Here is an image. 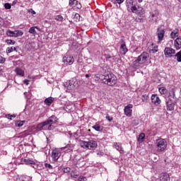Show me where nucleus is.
I'll return each mask as SVG.
<instances>
[{
  "label": "nucleus",
  "mask_w": 181,
  "mask_h": 181,
  "mask_svg": "<svg viewBox=\"0 0 181 181\" xmlns=\"http://www.w3.org/2000/svg\"><path fill=\"white\" fill-rule=\"evenodd\" d=\"M99 78L103 80L104 83L107 86H115L117 84V77L114 74H100L96 76L95 80H99Z\"/></svg>",
  "instance_id": "f257e3e1"
},
{
  "label": "nucleus",
  "mask_w": 181,
  "mask_h": 181,
  "mask_svg": "<svg viewBox=\"0 0 181 181\" xmlns=\"http://www.w3.org/2000/svg\"><path fill=\"white\" fill-rule=\"evenodd\" d=\"M175 105H176V99L175 98V92H173V95H168V99L166 102L168 111H173Z\"/></svg>",
  "instance_id": "f03ea898"
},
{
  "label": "nucleus",
  "mask_w": 181,
  "mask_h": 181,
  "mask_svg": "<svg viewBox=\"0 0 181 181\" xmlns=\"http://www.w3.org/2000/svg\"><path fill=\"white\" fill-rule=\"evenodd\" d=\"M156 146L157 152H164L165 149L168 148V143L163 139H158L156 141Z\"/></svg>",
  "instance_id": "7ed1b4c3"
},
{
  "label": "nucleus",
  "mask_w": 181,
  "mask_h": 181,
  "mask_svg": "<svg viewBox=\"0 0 181 181\" xmlns=\"http://www.w3.org/2000/svg\"><path fill=\"white\" fill-rule=\"evenodd\" d=\"M81 148H87V149H95L97 148V141L90 140L89 141H81L80 142Z\"/></svg>",
  "instance_id": "20e7f679"
},
{
  "label": "nucleus",
  "mask_w": 181,
  "mask_h": 181,
  "mask_svg": "<svg viewBox=\"0 0 181 181\" xmlns=\"http://www.w3.org/2000/svg\"><path fill=\"white\" fill-rule=\"evenodd\" d=\"M64 86L65 88H66V91L69 92L76 88V86H77V82L74 81V79H71L67 81Z\"/></svg>",
  "instance_id": "39448f33"
},
{
  "label": "nucleus",
  "mask_w": 181,
  "mask_h": 181,
  "mask_svg": "<svg viewBox=\"0 0 181 181\" xmlns=\"http://www.w3.org/2000/svg\"><path fill=\"white\" fill-rule=\"evenodd\" d=\"M60 156H62V151L60 150H59V149L52 150V160H54V162H57V160H59V158H60Z\"/></svg>",
  "instance_id": "423d86ee"
},
{
  "label": "nucleus",
  "mask_w": 181,
  "mask_h": 181,
  "mask_svg": "<svg viewBox=\"0 0 181 181\" xmlns=\"http://www.w3.org/2000/svg\"><path fill=\"white\" fill-rule=\"evenodd\" d=\"M137 59H139L140 63L144 64V63H145L148 60V59H149V54L146 52H144L141 54L140 56L138 57Z\"/></svg>",
  "instance_id": "0eeeda50"
},
{
  "label": "nucleus",
  "mask_w": 181,
  "mask_h": 181,
  "mask_svg": "<svg viewBox=\"0 0 181 181\" xmlns=\"http://www.w3.org/2000/svg\"><path fill=\"white\" fill-rule=\"evenodd\" d=\"M47 121V124H48V129H53V126L52 125V124H56L57 122V117L56 116H52L50 117Z\"/></svg>",
  "instance_id": "6e6552de"
},
{
  "label": "nucleus",
  "mask_w": 181,
  "mask_h": 181,
  "mask_svg": "<svg viewBox=\"0 0 181 181\" xmlns=\"http://www.w3.org/2000/svg\"><path fill=\"white\" fill-rule=\"evenodd\" d=\"M151 102L154 105L159 106L160 105V103L162 101L160 100V98L158 96V95H151Z\"/></svg>",
  "instance_id": "1a4fd4ad"
},
{
  "label": "nucleus",
  "mask_w": 181,
  "mask_h": 181,
  "mask_svg": "<svg viewBox=\"0 0 181 181\" xmlns=\"http://www.w3.org/2000/svg\"><path fill=\"white\" fill-rule=\"evenodd\" d=\"M159 16V11H154L152 12L150 22H152V23H155V22H158V19Z\"/></svg>",
  "instance_id": "9d476101"
},
{
  "label": "nucleus",
  "mask_w": 181,
  "mask_h": 181,
  "mask_svg": "<svg viewBox=\"0 0 181 181\" xmlns=\"http://www.w3.org/2000/svg\"><path fill=\"white\" fill-rule=\"evenodd\" d=\"M124 114L127 117H132V105L129 104L124 107Z\"/></svg>",
  "instance_id": "9b49d317"
},
{
  "label": "nucleus",
  "mask_w": 181,
  "mask_h": 181,
  "mask_svg": "<svg viewBox=\"0 0 181 181\" xmlns=\"http://www.w3.org/2000/svg\"><path fill=\"white\" fill-rule=\"evenodd\" d=\"M63 62L66 64H69V66H71L74 63V58L73 57L70 56H65L63 57Z\"/></svg>",
  "instance_id": "f8f14e48"
},
{
  "label": "nucleus",
  "mask_w": 181,
  "mask_h": 181,
  "mask_svg": "<svg viewBox=\"0 0 181 181\" xmlns=\"http://www.w3.org/2000/svg\"><path fill=\"white\" fill-rule=\"evenodd\" d=\"M164 53L167 57H172L175 54V49L173 48L166 47L165 48Z\"/></svg>",
  "instance_id": "ddd939ff"
},
{
  "label": "nucleus",
  "mask_w": 181,
  "mask_h": 181,
  "mask_svg": "<svg viewBox=\"0 0 181 181\" xmlns=\"http://www.w3.org/2000/svg\"><path fill=\"white\" fill-rule=\"evenodd\" d=\"M159 181H170V177L169 174L166 173H163L160 175V180Z\"/></svg>",
  "instance_id": "4468645a"
},
{
  "label": "nucleus",
  "mask_w": 181,
  "mask_h": 181,
  "mask_svg": "<svg viewBox=\"0 0 181 181\" xmlns=\"http://www.w3.org/2000/svg\"><path fill=\"white\" fill-rule=\"evenodd\" d=\"M142 63H141V62L137 59L135 61L133 62L132 64V67H133V69H139L141 67H142Z\"/></svg>",
  "instance_id": "2eb2a0df"
},
{
  "label": "nucleus",
  "mask_w": 181,
  "mask_h": 181,
  "mask_svg": "<svg viewBox=\"0 0 181 181\" xmlns=\"http://www.w3.org/2000/svg\"><path fill=\"white\" fill-rule=\"evenodd\" d=\"M163 36H165V30L158 28V38L159 42H161L162 39H163Z\"/></svg>",
  "instance_id": "dca6fc26"
},
{
  "label": "nucleus",
  "mask_w": 181,
  "mask_h": 181,
  "mask_svg": "<svg viewBox=\"0 0 181 181\" xmlns=\"http://www.w3.org/2000/svg\"><path fill=\"white\" fill-rule=\"evenodd\" d=\"M175 47L177 49V50H179L181 49V38L177 37L174 42Z\"/></svg>",
  "instance_id": "f3484780"
},
{
  "label": "nucleus",
  "mask_w": 181,
  "mask_h": 181,
  "mask_svg": "<svg viewBox=\"0 0 181 181\" xmlns=\"http://www.w3.org/2000/svg\"><path fill=\"white\" fill-rule=\"evenodd\" d=\"M127 52H128V49H127V45H125V43L122 44L120 46V53H122V54H125Z\"/></svg>",
  "instance_id": "a211bd4d"
},
{
  "label": "nucleus",
  "mask_w": 181,
  "mask_h": 181,
  "mask_svg": "<svg viewBox=\"0 0 181 181\" xmlns=\"http://www.w3.org/2000/svg\"><path fill=\"white\" fill-rule=\"evenodd\" d=\"M53 101H54V98L49 97L47 98L45 100L44 103L46 105H51L52 103H53Z\"/></svg>",
  "instance_id": "6ab92c4d"
},
{
  "label": "nucleus",
  "mask_w": 181,
  "mask_h": 181,
  "mask_svg": "<svg viewBox=\"0 0 181 181\" xmlns=\"http://www.w3.org/2000/svg\"><path fill=\"white\" fill-rule=\"evenodd\" d=\"M170 36L172 39H175V37H177L179 36V30L175 29L173 31L171 32Z\"/></svg>",
  "instance_id": "aec40b11"
},
{
  "label": "nucleus",
  "mask_w": 181,
  "mask_h": 181,
  "mask_svg": "<svg viewBox=\"0 0 181 181\" xmlns=\"http://www.w3.org/2000/svg\"><path fill=\"white\" fill-rule=\"evenodd\" d=\"M16 73L18 76H21V77L25 76V71H23V70H22L21 68H16Z\"/></svg>",
  "instance_id": "412c9836"
},
{
  "label": "nucleus",
  "mask_w": 181,
  "mask_h": 181,
  "mask_svg": "<svg viewBox=\"0 0 181 181\" xmlns=\"http://www.w3.org/2000/svg\"><path fill=\"white\" fill-rule=\"evenodd\" d=\"M115 148L117 149V151H119L120 153H124V150H122V148L119 143L115 144Z\"/></svg>",
  "instance_id": "4be33fe9"
},
{
  "label": "nucleus",
  "mask_w": 181,
  "mask_h": 181,
  "mask_svg": "<svg viewBox=\"0 0 181 181\" xmlns=\"http://www.w3.org/2000/svg\"><path fill=\"white\" fill-rule=\"evenodd\" d=\"M25 122H26V121L25 120H18L17 122H16V127H18L19 128H21V127H23V124H25Z\"/></svg>",
  "instance_id": "5701e85b"
},
{
  "label": "nucleus",
  "mask_w": 181,
  "mask_h": 181,
  "mask_svg": "<svg viewBox=\"0 0 181 181\" xmlns=\"http://www.w3.org/2000/svg\"><path fill=\"white\" fill-rule=\"evenodd\" d=\"M23 35V32L22 30H15L14 31V37H19V36H22Z\"/></svg>",
  "instance_id": "b1692460"
},
{
  "label": "nucleus",
  "mask_w": 181,
  "mask_h": 181,
  "mask_svg": "<svg viewBox=\"0 0 181 181\" xmlns=\"http://www.w3.org/2000/svg\"><path fill=\"white\" fill-rule=\"evenodd\" d=\"M93 129L95 131H98L99 132H101L103 131V126H100V124H95L93 126Z\"/></svg>",
  "instance_id": "393cba45"
},
{
  "label": "nucleus",
  "mask_w": 181,
  "mask_h": 181,
  "mask_svg": "<svg viewBox=\"0 0 181 181\" xmlns=\"http://www.w3.org/2000/svg\"><path fill=\"white\" fill-rule=\"evenodd\" d=\"M12 52H18L17 48L15 47H8L6 49V53H12Z\"/></svg>",
  "instance_id": "a878e982"
},
{
  "label": "nucleus",
  "mask_w": 181,
  "mask_h": 181,
  "mask_svg": "<svg viewBox=\"0 0 181 181\" xmlns=\"http://www.w3.org/2000/svg\"><path fill=\"white\" fill-rule=\"evenodd\" d=\"M144 139H145V134L144 133H141L139 136L138 141L139 142H144Z\"/></svg>",
  "instance_id": "bb28decb"
},
{
  "label": "nucleus",
  "mask_w": 181,
  "mask_h": 181,
  "mask_svg": "<svg viewBox=\"0 0 181 181\" xmlns=\"http://www.w3.org/2000/svg\"><path fill=\"white\" fill-rule=\"evenodd\" d=\"M158 91L160 94H166V93H168V90L165 87L160 88Z\"/></svg>",
  "instance_id": "cd10ccee"
},
{
  "label": "nucleus",
  "mask_w": 181,
  "mask_h": 181,
  "mask_svg": "<svg viewBox=\"0 0 181 181\" xmlns=\"http://www.w3.org/2000/svg\"><path fill=\"white\" fill-rule=\"evenodd\" d=\"M46 125H48L47 121H45V122H42V123H40V124L37 125V128H38L39 129H42V128H43V127H46Z\"/></svg>",
  "instance_id": "c85d7f7f"
},
{
  "label": "nucleus",
  "mask_w": 181,
  "mask_h": 181,
  "mask_svg": "<svg viewBox=\"0 0 181 181\" xmlns=\"http://www.w3.org/2000/svg\"><path fill=\"white\" fill-rule=\"evenodd\" d=\"M175 59H177V61L180 62H181V52H179L175 55Z\"/></svg>",
  "instance_id": "c756f323"
},
{
  "label": "nucleus",
  "mask_w": 181,
  "mask_h": 181,
  "mask_svg": "<svg viewBox=\"0 0 181 181\" xmlns=\"http://www.w3.org/2000/svg\"><path fill=\"white\" fill-rule=\"evenodd\" d=\"M24 162L26 165H35V161L31 160L24 159Z\"/></svg>",
  "instance_id": "7c9ffc66"
},
{
  "label": "nucleus",
  "mask_w": 181,
  "mask_h": 181,
  "mask_svg": "<svg viewBox=\"0 0 181 181\" xmlns=\"http://www.w3.org/2000/svg\"><path fill=\"white\" fill-rule=\"evenodd\" d=\"M55 21H57L58 22H63V16H62V15L55 16Z\"/></svg>",
  "instance_id": "2f4dec72"
},
{
  "label": "nucleus",
  "mask_w": 181,
  "mask_h": 181,
  "mask_svg": "<svg viewBox=\"0 0 181 181\" xmlns=\"http://www.w3.org/2000/svg\"><path fill=\"white\" fill-rule=\"evenodd\" d=\"M29 33H31V35H36V30L35 28V27H31L30 29H29Z\"/></svg>",
  "instance_id": "473e14b6"
},
{
  "label": "nucleus",
  "mask_w": 181,
  "mask_h": 181,
  "mask_svg": "<svg viewBox=\"0 0 181 181\" xmlns=\"http://www.w3.org/2000/svg\"><path fill=\"white\" fill-rule=\"evenodd\" d=\"M76 4H77V0H69L70 6H76Z\"/></svg>",
  "instance_id": "72a5a7b5"
},
{
  "label": "nucleus",
  "mask_w": 181,
  "mask_h": 181,
  "mask_svg": "<svg viewBox=\"0 0 181 181\" xmlns=\"http://www.w3.org/2000/svg\"><path fill=\"white\" fill-rule=\"evenodd\" d=\"M7 35L8 36H12L13 37H15V31L8 30L7 31Z\"/></svg>",
  "instance_id": "f704fd0d"
},
{
  "label": "nucleus",
  "mask_w": 181,
  "mask_h": 181,
  "mask_svg": "<svg viewBox=\"0 0 181 181\" xmlns=\"http://www.w3.org/2000/svg\"><path fill=\"white\" fill-rule=\"evenodd\" d=\"M148 95H142V98H141V100L144 103H145V101H147L148 100Z\"/></svg>",
  "instance_id": "c9c22d12"
},
{
  "label": "nucleus",
  "mask_w": 181,
  "mask_h": 181,
  "mask_svg": "<svg viewBox=\"0 0 181 181\" xmlns=\"http://www.w3.org/2000/svg\"><path fill=\"white\" fill-rule=\"evenodd\" d=\"M4 7H5L6 9H11V4H9V3H6V4H4Z\"/></svg>",
  "instance_id": "e433bc0d"
},
{
  "label": "nucleus",
  "mask_w": 181,
  "mask_h": 181,
  "mask_svg": "<svg viewBox=\"0 0 181 181\" xmlns=\"http://www.w3.org/2000/svg\"><path fill=\"white\" fill-rule=\"evenodd\" d=\"M70 170H71V169L69 167L64 168V173H69V172H70Z\"/></svg>",
  "instance_id": "4c0bfd02"
},
{
  "label": "nucleus",
  "mask_w": 181,
  "mask_h": 181,
  "mask_svg": "<svg viewBox=\"0 0 181 181\" xmlns=\"http://www.w3.org/2000/svg\"><path fill=\"white\" fill-rule=\"evenodd\" d=\"M45 168H48V169H52L53 167L52 166V165L49 164V163H45Z\"/></svg>",
  "instance_id": "58836bf2"
},
{
  "label": "nucleus",
  "mask_w": 181,
  "mask_h": 181,
  "mask_svg": "<svg viewBox=\"0 0 181 181\" xmlns=\"http://www.w3.org/2000/svg\"><path fill=\"white\" fill-rule=\"evenodd\" d=\"M76 6V8L78 9H81V4L78 3V1H77V4H75Z\"/></svg>",
  "instance_id": "ea45409f"
},
{
  "label": "nucleus",
  "mask_w": 181,
  "mask_h": 181,
  "mask_svg": "<svg viewBox=\"0 0 181 181\" xmlns=\"http://www.w3.org/2000/svg\"><path fill=\"white\" fill-rule=\"evenodd\" d=\"M29 13H32L33 15H36V12L33 11V9L30 8L28 10Z\"/></svg>",
  "instance_id": "a19ab883"
},
{
  "label": "nucleus",
  "mask_w": 181,
  "mask_h": 181,
  "mask_svg": "<svg viewBox=\"0 0 181 181\" xmlns=\"http://www.w3.org/2000/svg\"><path fill=\"white\" fill-rule=\"evenodd\" d=\"M151 52L153 53H156V52H158V47H154V49H151Z\"/></svg>",
  "instance_id": "79ce46f5"
},
{
  "label": "nucleus",
  "mask_w": 181,
  "mask_h": 181,
  "mask_svg": "<svg viewBox=\"0 0 181 181\" xmlns=\"http://www.w3.org/2000/svg\"><path fill=\"white\" fill-rule=\"evenodd\" d=\"M16 117L15 115H8V119H12V118H15Z\"/></svg>",
  "instance_id": "37998d69"
},
{
  "label": "nucleus",
  "mask_w": 181,
  "mask_h": 181,
  "mask_svg": "<svg viewBox=\"0 0 181 181\" xmlns=\"http://www.w3.org/2000/svg\"><path fill=\"white\" fill-rule=\"evenodd\" d=\"M106 119H107V121L109 122H111V121H112V117H111L109 115H107V116H106Z\"/></svg>",
  "instance_id": "c03bdc74"
},
{
  "label": "nucleus",
  "mask_w": 181,
  "mask_h": 181,
  "mask_svg": "<svg viewBox=\"0 0 181 181\" xmlns=\"http://www.w3.org/2000/svg\"><path fill=\"white\" fill-rule=\"evenodd\" d=\"M86 177H80L78 178V181H86Z\"/></svg>",
  "instance_id": "a18cd8bd"
},
{
  "label": "nucleus",
  "mask_w": 181,
  "mask_h": 181,
  "mask_svg": "<svg viewBox=\"0 0 181 181\" xmlns=\"http://www.w3.org/2000/svg\"><path fill=\"white\" fill-rule=\"evenodd\" d=\"M6 42L8 43V45H12V43H13V41L11 40H7Z\"/></svg>",
  "instance_id": "49530a36"
},
{
  "label": "nucleus",
  "mask_w": 181,
  "mask_h": 181,
  "mask_svg": "<svg viewBox=\"0 0 181 181\" xmlns=\"http://www.w3.org/2000/svg\"><path fill=\"white\" fill-rule=\"evenodd\" d=\"M124 1H125V0H115V3L116 4H122V2H124Z\"/></svg>",
  "instance_id": "de8ad7c7"
},
{
  "label": "nucleus",
  "mask_w": 181,
  "mask_h": 181,
  "mask_svg": "<svg viewBox=\"0 0 181 181\" xmlns=\"http://www.w3.org/2000/svg\"><path fill=\"white\" fill-rule=\"evenodd\" d=\"M131 10L132 12H135V11H136V6H132L131 8Z\"/></svg>",
  "instance_id": "09e8293b"
},
{
  "label": "nucleus",
  "mask_w": 181,
  "mask_h": 181,
  "mask_svg": "<svg viewBox=\"0 0 181 181\" xmlns=\"http://www.w3.org/2000/svg\"><path fill=\"white\" fill-rule=\"evenodd\" d=\"M23 83H25V84H26L28 86V84H29V81L28 80H24Z\"/></svg>",
  "instance_id": "8fccbe9b"
},
{
  "label": "nucleus",
  "mask_w": 181,
  "mask_h": 181,
  "mask_svg": "<svg viewBox=\"0 0 181 181\" xmlns=\"http://www.w3.org/2000/svg\"><path fill=\"white\" fill-rule=\"evenodd\" d=\"M90 76H91V74H87L85 75V77H86V78H88V77H90Z\"/></svg>",
  "instance_id": "3c124183"
},
{
  "label": "nucleus",
  "mask_w": 181,
  "mask_h": 181,
  "mask_svg": "<svg viewBox=\"0 0 181 181\" xmlns=\"http://www.w3.org/2000/svg\"><path fill=\"white\" fill-rule=\"evenodd\" d=\"M75 18H80V14H78V13H76L75 14Z\"/></svg>",
  "instance_id": "603ef678"
},
{
  "label": "nucleus",
  "mask_w": 181,
  "mask_h": 181,
  "mask_svg": "<svg viewBox=\"0 0 181 181\" xmlns=\"http://www.w3.org/2000/svg\"><path fill=\"white\" fill-rule=\"evenodd\" d=\"M35 29H37V30H39L40 32V28H39V27L37 26H34Z\"/></svg>",
  "instance_id": "864d4df0"
},
{
  "label": "nucleus",
  "mask_w": 181,
  "mask_h": 181,
  "mask_svg": "<svg viewBox=\"0 0 181 181\" xmlns=\"http://www.w3.org/2000/svg\"><path fill=\"white\" fill-rule=\"evenodd\" d=\"M106 59H111V56L110 55H105Z\"/></svg>",
  "instance_id": "5fc2aeb1"
},
{
  "label": "nucleus",
  "mask_w": 181,
  "mask_h": 181,
  "mask_svg": "<svg viewBox=\"0 0 181 181\" xmlns=\"http://www.w3.org/2000/svg\"><path fill=\"white\" fill-rule=\"evenodd\" d=\"M0 63H5V59H2L0 62Z\"/></svg>",
  "instance_id": "6e6d98bb"
},
{
  "label": "nucleus",
  "mask_w": 181,
  "mask_h": 181,
  "mask_svg": "<svg viewBox=\"0 0 181 181\" xmlns=\"http://www.w3.org/2000/svg\"><path fill=\"white\" fill-rule=\"evenodd\" d=\"M2 23V18L0 17V25Z\"/></svg>",
  "instance_id": "4d7b16f0"
},
{
  "label": "nucleus",
  "mask_w": 181,
  "mask_h": 181,
  "mask_svg": "<svg viewBox=\"0 0 181 181\" xmlns=\"http://www.w3.org/2000/svg\"><path fill=\"white\" fill-rule=\"evenodd\" d=\"M138 2L139 3L142 2V0H138Z\"/></svg>",
  "instance_id": "13d9d810"
},
{
  "label": "nucleus",
  "mask_w": 181,
  "mask_h": 181,
  "mask_svg": "<svg viewBox=\"0 0 181 181\" xmlns=\"http://www.w3.org/2000/svg\"><path fill=\"white\" fill-rule=\"evenodd\" d=\"M66 148H67V147H63L62 149H66Z\"/></svg>",
  "instance_id": "bf43d9fd"
},
{
  "label": "nucleus",
  "mask_w": 181,
  "mask_h": 181,
  "mask_svg": "<svg viewBox=\"0 0 181 181\" xmlns=\"http://www.w3.org/2000/svg\"><path fill=\"white\" fill-rule=\"evenodd\" d=\"M179 2H181V0H178Z\"/></svg>",
  "instance_id": "052dcab7"
},
{
  "label": "nucleus",
  "mask_w": 181,
  "mask_h": 181,
  "mask_svg": "<svg viewBox=\"0 0 181 181\" xmlns=\"http://www.w3.org/2000/svg\"><path fill=\"white\" fill-rule=\"evenodd\" d=\"M165 160V162H166V160Z\"/></svg>",
  "instance_id": "680f3d73"
}]
</instances>
